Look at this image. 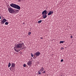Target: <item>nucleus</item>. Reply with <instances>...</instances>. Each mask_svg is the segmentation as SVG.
Returning <instances> with one entry per match:
<instances>
[{
    "instance_id": "2",
    "label": "nucleus",
    "mask_w": 76,
    "mask_h": 76,
    "mask_svg": "<svg viewBox=\"0 0 76 76\" xmlns=\"http://www.w3.org/2000/svg\"><path fill=\"white\" fill-rule=\"evenodd\" d=\"M10 6L11 7H13V8H15V9H18L19 10H20V6L15 4L11 3V4H10Z\"/></svg>"
},
{
    "instance_id": "21",
    "label": "nucleus",
    "mask_w": 76,
    "mask_h": 76,
    "mask_svg": "<svg viewBox=\"0 0 76 76\" xmlns=\"http://www.w3.org/2000/svg\"><path fill=\"white\" fill-rule=\"evenodd\" d=\"M12 69V66L10 68V70H11Z\"/></svg>"
},
{
    "instance_id": "15",
    "label": "nucleus",
    "mask_w": 76,
    "mask_h": 76,
    "mask_svg": "<svg viewBox=\"0 0 76 76\" xmlns=\"http://www.w3.org/2000/svg\"><path fill=\"white\" fill-rule=\"evenodd\" d=\"M64 42V41H60V43H63Z\"/></svg>"
},
{
    "instance_id": "25",
    "label": "nucleus",
    "mask_w": 76,
    "mask_h": 76,
    "mask_svg": "<svg viewBox=\"0 0 76 76\" xmlns=\"http://www.w3.org/2000/svg\"><path fill=\"white\" fill-rule=\"evenodd\" d=\"M43 38H42V37H41L40 38V39H43Z\"/></svg>"
},
{
    "instance_id": "22",
    "label": "nucleus",
    "mask_w": 76,
    "mask_h": 76,
    "mask_svg": "<svg viewBox=\"0 0 76 76\" xmlns=\"http://www.w3.org/2000/svg\"><path fill=\"white\" fill-rule=\"evenodd\" d=\"M64 49V48H61V50H63Z\"/></svg>"
},
{
    "instance_id": "6",
    "label": "nucleus",
    "mask_w": 76,
    "mask_h": 76,
    "mask_svg": "<svg viewBox=\"0 0 76 76\" xmlns=\"http://www.w3.org/2000/svg\"><path fill=\"white\" fill-rule=\"evenodd\" d=\"M42 15H47V11L46 10L44 11L42 13Z\"/></svg>"
},
{
    "instance_id": "7",
    "label": "nucleus",
    "mask_w": 76,
    "mask_h": 76,
    "mask_svg": "<svg viewBox=\"0 0 76 76\" xmlns=\"http://www.w3.org/2000/svg\"><path fill=\"white\" fill-rule=\"evenodd\" d=\"M32 64V62L31 61H28L27 62V65L28 66H31Z\"/></svg>"
},
{
    "instance_id": "10",
    "label": "nucleus",
    "mask_w": 76,
    "mask_h": 76,
    "mask_svg": "<svg viewBox=\"0 0 76 76\" xmlns=\"http://www.w3.org/2000/svg\"><path fill=\"white\" fill-rule=\"evenodd\" d=\"M42 15L43 18L44 19H45V18H46L47 17V15Z\"/></svg>"
},
{
    "instance_id": "5",
    "label": "nucleus",
    "mask_w": 76,
    "mask_h": 76,
    "mask_svg": "<svg viewBox=\"0 0 76 76\" xmlns=\"http://www.w3.org/2000/svg\"><path fill=\"white\" fill-rule=\"evenodd\" d=\"M35 55L36 56H39L40 55V52H37L35 53Z\"/></svg>"
},
{
    "instance_id": "9",
    "label": "nucleus",
    "mask_w": 76,
    "mask_h": 76,
    "mask_svg": "<svg viewBox=\"0 0 76 76\" xmlns=\"http://www.w3.org/2000/svg\"><path fill=\"white\" fill-rule=\"evenodd\" d=\"M44 68H43V67H42L41 69H40L39 70V71L41 72H42L43 71H44Z\"/></svg>"
},
{
    "instance_id": "28",
    "label": "nucleus",
    "mask_w": 76,
    "mask_h": 76,
    "mask_svg": "<svg viewBox=\"0 0 76 76\" xmlns=\"http://www.w3.org/2000/svg\"><path fill=\"white\" fill-rule=\"evenodd\" d=\"M22 49H23V48H22V49H21V50H22Z\"/></svg>"
},
{
    "instance_id": "12",
    "label": "nucleus",
    "mask_w": 76,
    "mask_h": 76,
    "mask_svg": "<svg viewBox=\"0 0 76 76\" xmlns=\"http://www.w3.org/2000/svg\"><path fill=\"white\" fill-rule=\"evenodd\" d=\"M10 66H11V64H10V63L9 62L8 65V67H9Z\"/></svg>"
},
{
    "instance_id": "27",
    "label": "nucleus",
    "mask_w": 76,
    "mask_h": 76,
    "mask_svg": "<svg viewBox=\"0 0 76 76\" xmlns=\"http://www.w3.org/2000/svg\"><path fill=\"white\" fill-rule=\"evenodd\" d=\"M17 11H18V12H19V10H17Z\"/></svg>"
},
{
    "instance_id": "1",
    "label": "nucleus",
    "mask_w": 76,
    "mask_h": 76,
    "mask_svg": "<svg viewBox=\"0 0 76 76\" xmlns=\"http://www.w3.org/2000/svg\"><path fill=\"white\" fill-rule=\"evenodd\" d=\"M23 43H18V44H16L15 47H14V49L15 51L17 53H18L20 50V48H22L23 45Z\"/></svg>"
},
{
    "instance_id": "17",
    "label": "nucleus",
    "mask_w": 76,
    "mask_h": 76,
    "mask_svg": "<svg viewBox=\"0 0 76 76\" xmlns=\"http://www.w3.org/2000/svg\"><path fill=\"white\" fill-rule=\"evenodd\" d=\"M8 22H6L5 23V25H7V24H8Z\"/></svg>"
},
{
    "instance_id": "13",
    "label": "nucleus",
    "mask_w": 76,
    "mask_h": 76,
    "mask_svg": "<svg viewBox=\"0 0 76 76\" xmlns=\"http://www.w3.org/2000/svg\"><path fill=\"white\" fill-rule=\"evenodd\" d=\"M42 22V21L41 20H40L38 21V23H41Z\"/></svg>"
},
{
    "instance_id": "24",
    "label": "nucleus",
    "mask_w": 76,
    "mask_h": 76,
    "mask_svg": "<svg viewBox=\"0 0 76 76\" xmlns=\"http://www.w3.org/2000/svg\"><path fill=\"white\" fill-rule=\"evenodd\" d=\"M72 37H73L72 36H71V38H72Z\"/></svg>"
},
{
    "instance_id": "29",
    "label": "nucleus",
    "mask_w": 76,
    "mask_h": 76,
    "mask_svg": "<svg viewBox=\"0 0 76 76\" xmlns=\"http://www.w3.org/2000/svg\"><path fill=\"white\" fill-rule=\"evenodd\" d=\"M61 76H63L61 75Z\"/></svg>"
},
{
    "instance_id": "18",
    "label": "nucleus",
    "mask_w": 76,
    "mask_h": 76,
    "mask_svg": "<svg viewBox=\"0 0 76 76\" xmlns=\"http://www.w3.org/2000/svg\"><path fill=\"white\" fill-rule=\"evenodd\" d=\"M31 57H34V56H33V54L32 53H31Z\"/></svg>"
},
{
    "instance_id": "16",
    "label": "nucleus",
    "mask_w": 76,
    "mask_h": 76,
    "mask_svg": "<svg viewBox=\"0 0 76 76\" xmlns=\"http://www.w3.org/2000/svg\"><path fill=\"white\" fill-rule=\"evenodd\" d=\"M31 34V32H29L28 33V35H30Z\"/></svg>"
},
{
    "instance_id": "19",
    "label": "nucleus",
    "mask_w": 76,
    "mask_h": 76,
    "mask_svg": "<svg viewBox=\"0 0 76 76\" xmlns=\"http://www.w3.org/2000/svg\"><path fill=\"white\" fill-rule=\"evenodd\" d=\"M23 67H26V64H24L23 65Z\"/></svg>"
},
{
    "instance_id": "4",
    "label": "nucleus",
    "mask_w": 76,
    "mask_h": 76,
    "mask_svg": "<svg viewBox=\"0 0 76 76\" xmlns=\"http://www.w3.org/2000/svg\"><path fill=\"white\" fill-rule=\"evenodd\" d=\"M7 21V20L5 18H4L3 20L1 22V24H4V23H5V22H6Z\"/></svg>"
},
{
    "instance_id": "11",
    "label": "nucleus",
    "mask_w": 76,
    "mask_h": 76,
    "mask_svg": "<svg viewBox=\"0 0 76 76\" xmlns=\"http://www.w3.org/2000/svg\"><path fill=\"white\" fill-rule=\"evenodd\" d=\"M52 13H53V12H52L51 11H50L48 14V15H50Z\"/></svg>"
},
{
    "instance_id": "3",
    "label": "nucleus",
    "mask_w": 76,
    "mask_h": 76,
    "mask_svg": "<svg viewBox=\"0 0 76 76\" xmlns=\"http://www.w3.org/2000/svg\"><path fill=\"white\" fill-rule=\"evenodd\" d=\"M8 10L10 13H14L15 12L12 7H8Z\"/></svg>"
},
{
    "instance_id": "20",
    "label": "nucleus",
    "mask_w": 76,
    "mask_h": 76,
    "mask_svg": "<svg viewBox=\"0 0 76 76\" xmlns=\"http://www.w3.org/2000/svg\"><path fill=\"white\" fill-rule=\"evenodd\" d=\"M42 73H45V71H43Z\"/></svg>"
},
{
    "instance_id": "8",
    "label": "nucleus",
    "mask_w": 76,
    "mask_h": 76,
    "mask_svg": "<svg viewBox=\"0 0 76 76\" xmlns=\"http://www.w3.org/2000/svg\"><path fill=\"white\" fill-rule=\"evenodd\" d=\"M15 64L13 63H12L11 64V67H12V69H13V68H14V67H15Z\"/></svg>"
},
{
    "instance_id": "23",
    "label": "nucleus",
    "mask_w": 76,
    "mask_h": 76,
    "mask_svg": "<svg viewBox=\"0 0 76 76\" xmlns=\"http://www.w3.org/2000/svg\"><path fill=\"white\" fill-rule=\"evenodd\" d=\"M63 59H61V62H63Z\"/></svg>"
},
{
    "instance_id": "14",
    "label": "nucleus",
    "mask_w": 76,
    "mask_h": 76,
    "mask_svg": "<svg viewBox=\"0 0 76 76\" xmlns=\"http://www.w3.org/2000/svg\"><path fill=\"white\" fill-rule=\"evenodd\" d=\"M40 72V71H39H39L38 72V73H39V75H41V73Z\"/></svg>"
},
{
    "instance_id": "26",
    "label": "nucleus",
    "mask_w": 76,
    "mask_h": 76,
    "mask_svg": "<svg viewBox=\"0 0 76 76\" xmlns=\"http://www.w3.org/2000/svg\"><path fill=\"white\" fill-rule=\"evenodd\" d=\"M0 19H1V16H0Z\"/></svg>"
}]
</instances>
